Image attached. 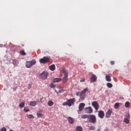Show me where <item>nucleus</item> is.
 Segmentation results:
<instances>
[{"instance_id": "5", "label": "nucleus", "mask_w": 131, "mask_h": 131, "mask_svg": "<svg viewBox=\"0 0 131 131\" xmlns=\"http://www.w3.org/2000/svg\"><path fill=\"white\" fill-rule=\"evenodd\" d=\"M89 91V89L85 88L82 92H81V99L83 100L85 98V93Z\"/></svg>"}, {"instance_id": "37", "label": "nucleus", "mask_w": 131, "mask_h": 131, "mask_svg": "<svg viewBox=\"0 0 131 131\" xmlns=\"http://www.w3.org/2000/svg\"><path fill=\"white\" fill-rule=\"evenodd\" d=\"M80 82H84L85 81V79L83 78L80 80Z\"/></svg>"}, {"instance_id": "6", "label": "nucleus", "mask_w": 131, "mask_h": 131, "mask_svg": "<svg viewBox=\"0 0 131 131\" xmlns=\"http://www.w3.org/2000/svg\"><path fill=\"white\" fill-rule=\"evenodd\" d=\"M40 77L42 79H47V78H48V72H43L41 74H40Z\"/></svg>"}, {"instance_id": "35", "label": "nucleus", "mask_w": 131, "mask_h": 131, "mask_svg": "<svg viewBox=\"0 0 131 131\" xmlns=\"http://www.w3.org/2000/svg\"><path fill=\"white\" fill-rule=\"evenodd\" d=\"M50 88H51V89H54V88H56V85H55L54 83H51L50 84Z\"/></svg>"}, {"instance_id": "4", "label": "nucleus", "mask_w": 131, "mask_h": 131, "mask_svg": "<svg viewBox=\"0 0 131 131\" xmlns=\"http://www.w3.org/2000/svg\"><path fill=\"white\" fill-rule=\"evenodd\" d=\"M39 62L41 64H45L46 63H49V62H50V58L44 57L43 58H41L39 60Z\"/></svg>"}, {"instance_id": "38", "label": "nucleus", "mask_w": 131, "mask_h": 131, "mask_svg": "<svg viewBox=\"0 0 131 131\" xmlns=\"http://www.w3.org/2000/svg\"><path fill=\"white\" fill-rule=\"evenodd\" d=\"M28 88L29 90H30V89H31V84H28Z\"/></svg>"}, {"instance_id": "2", "label": "nucleus", "mask_w": 131, "mask_h": 131, "mask_svg": "<svg viewBox=\"0 0 131 131\" xmlns=\"http://www.w3.org/2000/svg\"><path fill=\"white\" fill-rule=\"evenodd\" d=\"M89 120L90 122L92 123H95L97 121V118H96V116L94 115H89Z\"/></svg>"}, {"instance_id": "11", "label": "nucleus", "mask_w": 131, "mask_h": 131, "mask_svg": "<svg viewBox=\"0 0 131 131\" xmlns=\"http://www.w3.org/2000/svg\"><path fill=\"white\" fill-rule=\"evenodd\" d=\"M84 106H85V104L81 103L79 105V111H82V110H83V108H84Z\"/></svg>"}, {"instance_id": "3", "label": "nucleus", "mask_w": 131, "mask_h": 131, "mask_svg": "<svg viewBox=\"0 0 131 131\" xmlns=\"http://www.w3.org/2000/svg\"><path fill=\"white\" fill-rule=\"evenodd\" d=\"M35 63H36V61L34 59L30 61H27L26 64V67H27V68H31V67L33 66V65L35 64Z\"/></svg>"}, {"instance_id": "12", "label": "nucleus", "mask_w": 131, "mask_h": 131, "mask_svg": "<svg viewBox=\"0 0 131 131\" xmlns=\"http://www.w3.org/2000/svg\"><path fill=\"white\" fill-rule=\"evenodd\" d=\"M112 114V111L108 110L106 113L105 116L107 118H109L111 116V115Z\"/></svg>"}, {"instance_id": "41", "label": "nucleus", "mask_w": 131, "mask_h": 131, "mask_svg": "<svg viewBox=\"0 0 131 131\" xmlns=\"http://www.w3.org/2000/svg\"><path fill=\"white\" fill-rule=\"evenodd\" d=\"M41 100H42V97L40 98V103H42V101H41Z\"/></svg>"}, {"instance_id": "27", "label": "nucleus", "mask_w": 131, "mask_h": 131, "mask_svg": "<svg viewBox=\"0 0 131 131\" xmlns=\"http://www.w3.org/2000/svg\"><path fill=\"white\" fill-rule=\"evenodd\" d=\"M19 106L20 108H24V107L25 106V103L23 102L19 104Z\"/></svg>"}, {"instance_id": "24", "label": "nucleus", "mask_w": 131, "mask_h": 131, "mask_svg": "<svg viewBox=\"0 0 131 131\" xmlns=\"http://www.w3.org/2000/svg\"><path fill=\"white\" fill-rule=\"evenodd\" d=\"M37 116L38 118H42L43 116L42 115V114L40 113H37Z\"/></svg>"}, {"instance_id": "28", "label": "nucleus", "mask_w": 131, "mask_h": 131, "mask_svg": "<svg viewBox=\"0 0 131 131\" xmlns=\"http://www.w3.org/2000/svg\"><path fill=\"white\" fill-rule=\"evenodd\" d=\"M106 86H107V88H108L109 89H111V88L113 86V85H112L111 83H107Z\"/></svg>"}, {"instance_id": "43", "label": "nucleus", "mask_w": 131, "mask_h": 131, "mask_svg": "<svg viewBox=\"0 0 131 131\" xmlns=\"http://www.w3.org/2000/svg\"><path fill=\"white\" fill-rule=\"evenodd\" d=\"M96 131H101V130H100V128H99Z\"/></svg>"}, {"instance_id": "15", "label": "nucleus", "mask_w": 131, "mask_h": 131, "mask_svg": "<svg viewBox=\"0 0 131 131\" xmlns=\"http://www.w3.org/2000/svg\"><path fill=\"white\" fill-rule=\"evenodd\" d=\"M68 121L69 123L72 124L73 122H74V120H73V118H71V117H69L68 118Z\"/></svg>"}, {"instance_id": "18", "label": "nucleus", "mask_w": 131, "mask_h": 131, "mask_svg": "<svg viewBox=\"0 0 131 131\" xmlns=\"http://www.w3.org/2000/svg\"><path fill=\"white\" fill-rule=\"evenodd\" d=\"M123 122L126 123L127 124H128V123H129V119L127 118H125L123 120Z\"/></svg>"}, {"instance_id": "23", "label": "nucleus", "mask_w": 131, "mask_h": 131, "mask_svg": "<svg viewBox=\"0 0 131 131\" xmlns=\"http://www.w3.org/2000/svg\"><path fill=\"white\" fill-rule=\"evenodd\" d=\"M13 65H18V64H19V62L18 61V60H16V59H13Z\"/></svg>"}, {"instance_id": "7", "label": "nucleus", "mask_w": 131, "mask_h": 131, "mask_svg": "<svg viewBox=\"0 0 131 131\" xmlns=\"http://www.w3.org/2000/svg\"><path fill=\"white\" fill-rule=\"evenodd\" d=\"M92 105L93 107H94V108L95 109V110H99V104H98L97 101H93L92 103Z\"/></svg>"}, {"instance_id": "8", "label": "nucleus", "mask_w": 131, "mask_h": 131, "mask_svg": "<svg viewBox=\"0 0 131 131\" xmlns=\"http://www.w3.org/2000/svg\"><path fill=\"white\" fill-rule=\"evenodd\" d=\"M96 80L97 76L95 75H92L90 78V81H91V82H95Z\"/></svg>"}, {"instance_id": "21", "label": "nucleus", "mask_w": 131, "mask_h": 131, "mask_svg": "<svg viewBox=\"0 0 131 131\" xmlns=\"http://www.w3.org/2000/svg\"><path fill=\"white\" fill-rule=\"evenodd\" d=\"M90 117V115H82L81 116V118L83 119H85V118H89Z\"/></svg>"}, {"instance_id": "25", "label": "nucleus", "mask_w": 131, "mask_h": 131, "mask_svg": "<svg viewBox=\"0 0 131 131\" xmlns=\"http://www.w3.org/2000/svg\"><path fill=\"white\" fill-rule=\"evenodd\" d=\"M63 82L65 83V82H67L68 81V77H64L62 79Z\"/></svg>"}, {"instance_id": "16", "label": "nucleus", "mask_w": 131, "mask_h": 131, "mask_svg": "<svg viewBox=\"0 0 131 131\" xmlns=\"http://www.w3.org/2000/svg\"><path fill=\"white\" fill-rule=\"evenodd\" d=\"M64 77H68V72L66 70H64L63 71Z\"/></svg>"}, {"instance_id": "32", "label": "nucleus", "mask_w": 131, "mask_h": 131, "mask_svg": "<svg viewBox=\"0 0 131 131\" xmlns=\"http://www.w3.org/2000/svg\"><path fill=\"white\" fill-rule=\"evenodd\" d=\"M125 117L128 119H130V116L129 115V113H127L126 115H125Z\"/></svg>"}, {"instance_id": "22", "label": "nucleus", "mask_w": 131, "mask_h": 131, "mask_svg": "<svg viewBox=\"0 0 131 131\" xmlns=\"http://www.w3.org/2000/svg\"><path fill=\"white\" fill-rule=\"evenodd\" d=\"M53 105H54V102H53V101L50 100L48 101V106H49V107H52Z\"/></svg>"}, {"instance_id": "19", "label": "nucleus", "mask_w": 131, "mask_h": 131, "mask_svg": "<svg viewBox=\"0 0 131 131\" xmlns=\"http://www.w3.org/2000/svg\"><path fill=\"white\" fill-rule=\"evenodd\" d=\"M75 131H82V127L80 126H77Z\"/></svg>"}, {"instance_id": "42", "label": "nucleus", "mask_w": 131, "mask_h": 131, "mask_svg": "<svg viewBox=\"0 0 131 131\" xmlns=\"http://www.w3.org/2000/svg\"><path fill=\"white\" fill-rule=\"evenodd\" d=\"M104 131H109V129H108V128H105V129H104Z\"/></svg>"}, {"instance_id": "36", "label": "nucleus", "mask_w": 131, "mask_h": 131, "mask_svg": "<svg viewBox=\"0 0 131 131\" xmlns=\"http://www.w3.org/2000/svg\"><path fill=\"white\" fill-rule=\"evenodd\" d=\"M81 92H77L76 96H80V98H81Z\"/></svg>"}, {"instance_id": "10", "label": "nucleus", "mask_w": 131, "mask_h": 131, "mask_svg": "<svg viewBox=\"0 0 131 131\" xmlns=\"http://www.w3.org/2000/svg\"><path fill=\"white\" fill-rule=\"evenodd\" d=\"M85 111L86 113L91 114V113H93V108H92V107H88L86 108Z\"/></svg>"}, {"instance_id": "40", "label": "nucleus", "mask_w": 131, "mask_h": 131, "mask_svg": "<svg viewBox=\"0 0 131 131\" xmlns=\"http://www.w3.org/2000/svg\"><path fill=\"white\" fill-rule=\"evenodd\" d=\"M114 63H115V62H114V61H111V65H114Z\"/></svg>"}, {"instance_id": "29", "label": "nucleus", "mask_w": 131, "mask_h": 131, "mask_svg": "<svg viewBox=\"0 0 131 131\" xmlns=\"http://www.w3.org/2000/svg\"><path fill=\"white\" fill-rule=\"evenodd\" d=\"M125 106L126 108H129V102L127 101L125 103Z\"/></svg>"}, {"instance_id": "9", "label": "nucleus", "mask_w": 131, "mask_h": 131, "mask_svg": "<svg viewBox=\"0 0 131 131\" xmlns=\"http://www.w3.org/2000/svg\"><path fill=\"white\" fill-rule=\"evenodd\" d=\"M98 116L100 118H104V116H105V113L103 111H100L98 112Z\"/></svg>"}, {"instance_id": "33", "label": "nucleus", "mask_w": 131, "mask_h": 131, "mask_svg": "<svg viewBox=\"0 0 131 131\" xmlns=\"http://www.w3.org/2000/svg\"><path fill=\"white\" fill-rule=\"evenodd\" d=\"M24 111H25V112H29V108L26 107L24 108Z\"/></svg>"}, {"instance_id": "34", "label": "nucleus", "mask_w": 131, "mask_h": 131, "mask_svg": "<svg viewBox=\"0 0 131 131\" xmlns=\"http://www.w3.org/2000/svg\"><path fill=\"white\" fill-rule=\"evenodd\" d=\"M0 131H7V128L3 127L0 129Z\"/></svg>"}, {"instance_id": "31", "label": "nucleus", "mask_w": 131, "mask_h": 131, "mask_svg": "<svg viewBox=\"0 0 131 131\" xmlns=\"http://www.w3.org/2000/svg\"><path fill=\"white\" fill-rule=\"evenodd\" d=\"M27 117L30 119H31L32 118H34V116H33L32 114L28 115L27 116Z\"/></svg>"}, {"instance_id": "17", "label": "nucleus", "mask_w": 131, "mask_h": 131, "mask_svg": "<svg viewBox=\"0 0 131 131\" xmlns=\"http://www.w3.org/2000/svg\"><path fill=\"white\" fill-rule=\"evenodd\" d=\"M37 102L36 101H32L30 103V105L32 106V107H34L35 106H36Z\"/></svg>"}, {"instance_id": "14", "label": "nucleus", "mask_w": 131, "mask_h": 131, "mask_svg": "<svg viewBox=\"0 0 131 131\" xmlns=\"http://www.w3.org/2000/svg\"><path fill=\"white\" fill-rule=\"evenodd\" d=\"M62 80V78H55L53 80V82H59Z\"/></svg>"}, {"instance_id": "1", "label": "nucleus", "mask_w": 131, "mask_h": 131, "mask_svg": "<svg viewBox=\"0 0 131 131\" xmlns=\"http://www.w3.org/2000/svg\"><path fill=\"white\" fill-rule=\"evenodd\" d=\"M75 103V98H72L68 99L66 102H64L62 105L63 106H69V107H71L72 105H73Z\"/></svg>"}, {"instance_id": "20", "label": "nucleus", "mask_w": 131, "mask_h": 131, "mask_svg": "<svg viewBox=\"0 0 131 131\" xmlns=\"http://www.w3.org/2000/svg\"><path fill=\"white\" fill-rule=\"evenodd\" d=\"M105 78H106V81H108V82L111 81V77H110V76L106 75Z\"/></svg>"}, {"instance_id": "13", "label": "nucleus", "mask_w": 131, "mask_h": 131, "mask_svg": "<svg viewBox=\"0 0 131 131\" xmlns=\"http://www.w3.org/2000/svg\"><path fill=\"white\" fill-rule=\"evenodd\" d=\"M50 70H51V71H54L55 69H56V66H55V64H52L49 67Z\"/></svg>"}, {"instance_id": "39", "label": "nucleus", "mask_w": 131, "mask_h": 131, "mask_svg": "<svg viewBox=\"0 0 131 131\" xmlns=\"http://www.w3.org/2000/svg\"><path fill=\"white\" fill-rule=\"evenodd\" d=\"M90 129H91V130H95V127L92 126L90 128Z\"/></svg>"}, {"instance_id": "26", "label": "nucleus", "mask_w": 131, "mask_h": 131, "mask_svg": "<svg viewBox=\"0 0 131 131\" xmlns=\"http://www.w3.org/2000/svg\"><path fill=\"white\" fill-rule=\"evenodd\" d=\"M114 108L115 109H118L119 108V103H116L114 105Z\"/></svg>"}, {"instance_id": "30", "label": "nucleus", "mask_w": 131, "mask_h": 131, "mask_svg": "<svg viewBox=\"0 0 131 131\" xmlns=\"http://www.w3.org/2000/svg\"><path fill=\"white\" fill-rule=\"evenodd\" d=\"M20 54L21 56H25L26 55V53L24 50H21L20 51Z\"/></svg>"}]
</instances>
